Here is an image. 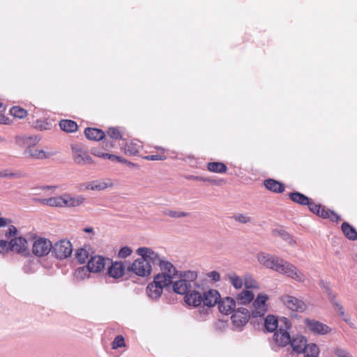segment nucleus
<instances>
[{"label": "nucleus", "instance_id": "15", "mask_svg": "<svg viewBox=\"0 0 357 357\" xmlns=\"http://www.w3.org/2000/svg\"><path fill=\"white\" fill-rule=\"evenodd\" d=\"M331 303L337 315L340 317L351 328H356V326L354 321L351 319V317L349 313L344 312L343 306L337 301H332Z\"/></svg>", "mask_w": 357, "mask_h": 357}, {"label": "nucleus", "instance_id": "6", "mask_svg": "<svg viewBox=\"0 0 357 357\" xmlns=\"http://www.w3.org/2000/svg\"><path fill=\"white\" fill-rule=\"evenodd\" d=\"M71 151L73 159L76 164L84 165L93 162L92 158L82 145L78 144H71Z\"/></svg>", "mask_w": 357, "mask_h": 357}, {"label": "nucleus", "instance_id": "30", "mask_svg": "<svg viewBox=\"0 0 357 357\" xmlns=\"http://www.w3.org/2000/svg\"><path fill=\"white\" fill-rule=\"evenodd\" d=\"M264 185L268 190L274 192H282L284 190V187L281 183L271 178L266 179L264 181Z\"/></svg>", "mask_w": 357, "mask_h": 357}, {"label": "nucleus", "instance_id": "39", "mask_svg": "<svg viewBox=\"0 0 357 357\" xmlns=\"http://www.w3.org/2000/svg\"><path fill=\"white\" fill-rule=\"evenodd\" d=\"M10 113L14 117L20 119H24L27 116V112L18 106L13 107L10 110Z\"/></svg>", "mask_w": 357, "mask_h": 357}, {"label": "nucleus", "instance_id": "61", "mask_svg": "<svg viewBox=\"0 0 357 357\" xmlns=\"http://www.w3.org/2000/svg\"><path fill=\"white\" fill-rule=\"evenodd\" d=\"M102 153L99 150H97V149H93L92 150V154H93L94 155H96L99 158H102Z\"/></svg>", "mask_w": 357, "mask_h": 357}, {"label": "nucleus", "instance_id": "2", "mask_svg": "<svg viewBox=\"0 0 357 357\" xmlns=\"http://www.w3.org/2000/svg\"><path fill=\"white\" fill-rule=\"evenodd\" d=\"M181 278L173 284L174 291L182 295L188 294L191 289L199 287L196 282L197 274L195 271H185L181 273Z\"/></svg>", "mask_w": 357, "mask_h": 357}, {"label": "nucleus", "instance_id": "59", "mask_svg": "<svg viewBox=\"0 0 357 357\" xmlns=\"http://www.w3.org/2000/svg\"><path fill=\"white\" fill-rule=\"evenodd\" d=\"M10 222V220H9L8 219L0 218V227L6 226L8 223H9Z\"/></svg>", "mask_w": 357, "mask_h": 357}, {"label": "nucleus", "instance_id": "42", "mask_svg": "<svg viewBox=\"0 0 357 357\" xmlns=\"http://www.w3.org/2000/svg\"><path fill=\"white\" fill-rule=\"evenodd\" d=\"M233 218L235 221L242 223L246 224L251 222V217L246 213H236L234 215Z\"/></svg>", "mask_w": 357, "mask_h": 357}, {"label": "nucleus", "instance_id": "26", "mask_svg": "<svg viewBox=\"0 0 357 357\" xmlns=\"http://www.w3.org/2000/svg\"><path fill=\"white\" fill-rule=\"evenodd\" d=\"M185 301L189 305L199 306L202 303V294L195 289L191 291L185 296Z\"/></svg>", "mask_w": 357, "mask_h": 357}, {"label": "nucleus", "instance_id": "9", "mask_svg": "<svg viewBox=\"0 0 357 357\" xmlns=\"http://www.w3.org/2000/svg\"><path fill=\"white\" fill-rule=\"evenodd\" d=\"M52 242L45 238H39L33 243L32 252L38 257H43L52 251Z\"/></svg>", "mask_w": 357, "mask_h": 357}, {"label": "nucleus", "instance_id": "43", "mask_svg": "<svg viewBox=\"0 0 357 357\" xmlns=\"http://www.w3.org/2000/svg\"><path fill=\"white\" fill-rule=\"evenodd\" d=\"M88 266L86 267H80L77 268L75 271V277L77 279L83 280L85 278L89 277Z\"/></svg>", "mask_w": 357, "mask_h": 357}, {"label": "nucleus", "instance_id": "56", "mask_svg": "<svg viewBox=\"0 0 357 357\" xmlns=\"http://www.w3.org/2000/svg\"><path fill=\"white\" fill-rule=\"evenodd\" d=\"M101 156L102 158H107L112 161H116V159L118 158V156L109 153H102Z\"/></svg>", "mask_w": 357, "mask_h": 357}, {"label": "nucleus", "instance_id": "40", "mask_svg": "<svg viewBox=\"0 0 357 357\" xmlns=\"http://www.w3.org/2000/svg\"><path fill=\"white\" fill-rule=\"evenodd\" d=\"M245 289L248 290L259 289L258 283L250 275H245L243 278Z\"/></svg>", "mask_w": 357, "mask_h": 357}, {"label": "nucleus", "instance_id": "31", "mask_svg": "<svg viewBox=\"0 0 357 357\" xmlns=\"http://www.w3.org/2000/svg\"><path fill=\"white\" fill-rule=\"evenodd\" d=\"M264 327L268 332H274L278 327V320L274 315H268L264 319Z\"/></svg>", "mask_w": 357, "mask_h": 357}, {"label": "nucleus", "instance_id": "22", "mask_svg": "<svg viewBox=\"0 0 357 357\" xmlns=\"http://www.w3.org/2000/svg\"><path fill=\"white\" fill-rule=\"evenodd\" d=\"M255 298V294L252 290L244 289L235 296L236 302L242 305L250 304Z\"/></svg>", "mask_w": 357, "mask_h": 357}, {"label": "nucleus", "instance_id": "23", "mask_svg": "<svg viewBox=\"0 0 357 357\" xmlns=\"http://www.w3.org/2000/svg\"><path fill=\"white\" fill-rule=\"evenodd\" d=\"M40 140L38 135L19 136L16 139L17 143L26 149L34 147Z\"/></svg>", "mask_w": 357, "mask_h": 357}, {"label": "nucleus", "instance_id": "60", "mask_svg": "<svg viewBox=\"0 0 357 357\" xmlns=\"http://www.w3.org/2000/svg\"><path fill=\"white\" fill-rule=\"evenodd\" d=\"M291 246H294L296 243V241L289 235V238L286 241Z\"/></svg>", "mask_w": 357, "mask_h": 357}, {"label": "nucleus", "instance_id": "36", "mask_svg": "<svg viewBox=\"0 0 357 357\" xmlns=\"http://www.w3.org/2000/svg\"><path fill=\"white\" fill-rule=\"evenodd\" d=\"M291 199L298 204L307 205L309 204V199L305 195L299 192H292L289 195Z\"/></svg>", "mask_w": 357, "mask_h": 357}, {"label": "nucleus", "instance_id": "27", "mask_svg": "<svg viewBox=\"0 0 357 357\" xmlns=\"http://www.w3.org/2000/svg\"><path fill=\"white\" fill-rule=\"evenodd\" d=\"M291 345L294 351L302 353L304 351L307 344V340L303 335H296L291 340Z\"/></svg>", "mask_w": 357, "mask_h": 357}, {"label": "nucleus", "instance_id": "63", "mask_svg": "<svg viewBox=\"0 0 357 357\" xmlns=\"http://www.w3.org/2000/svg\"><path fill=\"white\" fill-rule=\"evenodd\" d=\"M83 231L86 233H91V234L93 233V227H86V228L83 229Z\"/></svg>", "mask_w": 357, "mask_h": 357}, {"label": "nucleus", "instance_id": "8", "mask_svg": "<svg viewBox=\"0 0 357 357\" xmlns=\"http://www.w3.org/2000/svg\"><path fill=\"white\" fill-rule=\"evenodd\" d=\"M304 324L306 328L314 335H326L331 331V327L328 325L315 319L307 318L304 320Z\"/></svg>", "mask_w": 357, "mask_h": 357}, {"label": "nucleus", "instance_id": "58", "mask_svg": "<svg viewBox=\"0 0 357 357\" xmlns=\"http://www.w3.org/2000/svg\"><path fill=\"white\" fill-rule=\"evenodd\" d=\"M116 161L122 163L127 164L128 166H134L135 165L131 162L127 161L126 159L118 156V158L116 159Z\"/></svg>", "mask_w": 357, "mask_h": 357}, {"label": "nucleus", "instance_id": "10", "mask_svg": "<svg viewBox=\"0 0 357 357\" xmlns=\"http://www.w3.org/2000/svg\"><path fill=\"white\" fill-rule=\"evenodd\" d=\"M280 301L287 307L294 312H302L306 309V305L303 301L289 295L281 296Z\"/></svg>", "mask_w": 357, "mask_h": 357}, {"label": "nucleus", "instance_id": "19", "mask_svg": "<svg viewBox=\"0 0 357 357\" xmlns=\"http://www.w3.org/2000/svg\"><path fill=\"white\" fill-rule=\"evenodd\" d=\"M273 340L278 346L284 347L291 342V337L289 332L280 326V328L275 332Z\"/></svg>", "mask_w": 357, "mask_h": 357}, {"label": "nucleus", "instance_id": "13", "mask_svg": "<svg viewBox=\"0 0 357 357\" xmlns=\"http://www.w3.org/2000/svg\"><path fill=\"white\" fill-rule=\"evenodd\" d=\"M220 299V294L216 289H208L202 294V303L204 305L214 307Z\"/></svg>", "mask_w": 357, "mask_h": 357}, {"label": "nucleus", "instance_id": "28", "mask_svg": "<svg viewBox=\"0 0 357 357\" xmlns=\"http://www.w3.org/2000/svg\"><path fill=\"white\" fill-rule=\"evenodd\" d=\"M86 137L90 140L99 141L104 138L105 132L100 129L87 128L84 130Z\"/></svg>", "mask_w": 357, "mask_h": 357}, {"label": "nucleus", "instance_id": "35", "mask_svg": "<svg viewBox=\"0 0 357 357\" xmlns=\"http://www.w3.org/2000/svg\"><path fill=\"white\" fill-rule=\"evenodd\" d=\"M342 230L344 234L349 240L354 241L357 238V232L354 227L350 226L348 223H343L342 225Z\"/></svg>", "mask_w": 357, "mask_h": 357}, {"label": "nucleus", "instance_id": "21", "mask_svg": "<svg viewBox=\"0 0 357 357\" xmlns=\"http://www.w3.org/2000/svg\"><path fill=\"white\" fill-rule=\"evenodd\" d=\"M113 183L110 179L96 180L85 183V188L91 190H104L107 188H112Z\"/></svg>", "mask_w": 357, "mask_h": 357}, {"label": "nucleus", "instance_id": "25", "mask_svg": "<svg viewBox=\"0 0 357 357\" xmlns=\"http://www.w3.org/2000/svg\"><path fill=\"white\" fill-rule=\"evenodd\" d=\"M94 254L93 250L89 245H84L76 251V259L79 264H84Z\"/></svg>", "mask_w": 357, "mask_h": 357}, {"label": "nucleus", "instance_id": "18", "mask_svg": "<svg viewBox=\"0 0 357 357\" xmlns=\"http://www.w3.org/2000/svg\"><path fill=\"white\" fill-rule=\"evenodd\" d=\"M24 153L29 157L40 160L49 158L56 154L53 151H45L43 149H35L34 147L26 149Z\"/></svg>", "mask_w": 357, "mask_h": 357}, {"label": "nucleus", "instance_id": "24", "mask_svg": "<svg viewBox=\"0 0 357 357\" xmlns=\"http://www.w3.org/2000/svg\"><path fill=\"white\" fill-rule=\"evenodd\" d=\"M107 273L111 278L115 279L123 277L125 274L124 264L121 261L112 262L108 268Z\"/></svg>", "mask_w": 357, "mask_h": 357}, {"label": "nucleus", "instance_id": "11", "mask_svg": "<svg viewBox=\"0 0 357 357\" xmlns=\"http://www.w3.org/2000/svg\"><path fill=\"white\" fill-rule=\"evenodd\" d=\"M250 317V311L245 307H239L234 312L231 320L236 328H241L245 326Z\"/></svg>", "mask_w": 357, "mask_h": 357}, {"label": "nucleus", "instance_id": "33", "mask_svg": "<svg viewBox=\"0 0 357 357\" xmlns=\"http://www.w3.org/2000/svg\"><path fill=\"white\" fill-rule=\"evenodd\" d=\"M207 168L210 172L215 173H225L227 170V167L224 163L218 162L208 163Z\"/></svg>", "mask_w": 357, "mask_h": 357}, {"label": "nucleus", "instance_id": "44", "mask_svg": "<svg viewBox=\"0 0 357 357\" xmlns=\"http://www.w3.org/2000/svg\"><path fill=\"white\" fill-rule=\"evenodd\" d=\"M112 349H116L120 347H125L124 338L122 335H118L112 342Z\"/></svg>", "mask_w": 357, "mask_h": 357}, {"label": "nucleus", "instance_id": "17", "mask_svg": "<svg viewBox=\"0 0 357 357\" xmlns=\"http://www.w3.org/2000/svg\"><path fill=\"white\" fill-rule=\"evenodd\" d=\"M28 243L23 237L12 238L10 241V250L12 252L25 254L27 252Z\"/></svg>", "mask_w": 357, "mask_h": 357}, {"label": "nucleus", "instance_id": "5", "mask_svg": "<svg viewBox=\"0 0 357 357\" xmlns=\"http://www.w3.org/2000/svg\"><path fill=\"white\" fill-rule=\"evenodd\" d=\"M268 296L264 294H259L252 301L250 314L255 318L262 317L268 311L267 301Z\"/></svg>", "mask_w": 357, "mask_h": 357}, {"label": "nucleus", "instance_id": "62", "mask_svg": "<svg viewBox=\"0 0 357 357\" xmlns=\"http://www.w3.org/2000/svg\"><path fill=\"white\" fill-rule=\"evenodd\" d=\"M194 179L198 180V181H211L209 178H203L199 176H192Z\"/></svg>", "mask_w": 357, "mask_h": 357}, {"label": "nucleus", "instance_id": "41", "mask_svg": "<svg viewBox=\"0 0 357 357\" xmlns=\"http://www.w3.org/2000/svg\"><path fill=\"white\" fill-rule=\"evenodd\" d=\"M164 215L174 218H180L183 217H187L189 215V213L183 212V211H174V210H165L163 212Z\"/></svg>", "mask_w": 357, "mask_h": 357}, {"label": "nucleus", "instance_id": "64", "mask_svg": "<svg viewBox=\"0 0 357 357\" xmlns=\"http://www.w3.org/2000/svg\"><path fill=\"white\" fill-rule=\"evenodd\" d=\"M44 189H47V190H56V186H45L43 188Z\"/></svg>", "mask_w": 357, "mask_h": 357}, {"label": "nucleus", "instance_id": "49", "mask_svg": "<svg viewBox=\"0 0 357 357\" xmlns=\"http://www.w3.org/2000/svg\"><path fill=\"white\" fill-rule=\"evenodd\" d=\"M61 208H69L68 193H64L61 195Z\"/></svg>", "mask_w": 357, "mask_h": 357}, {"label": "nucleus", "instance_id": "20", "mask_svg": "<svg viewBox=\"0 0 357 357\" xmlns=\"http://www.w3.org/2000/svg\"><path fill=\"white\" fill-rule=\"evenodd\" d=\"M165 287L167 286L162 285L159 282H157L156 278L154 277L153 281L146 287V294L150 298L157 299L161 296L162 289Z\"/></svg>", "mask_w": 357, "mask_h": 357}, {"label": "nucleus", "instance_id": "48", "mask_svg": "<svg viewBox=\"0 0 357 357\" xmlns=\"http://www.w3.org/2000/svg\"><path fill=\"white\" fill-rule=\"evenodd\" d=\"M107 135L112 139H118L121 137L119 130L114 128H111L107 131Z\"/></svg>", "mask_w": 357, "mask_h": 357}, {"label": "nucleus", "instance_id": "52", "mask_svg": "<svg viewBox=\"0 0 357 357\" xmlns=\"http://www.w3.org/2000/svg\"><path fill=\"white\" fill-rule=\"evenodd\" d=\"M1 177L5 178H20L22 176L18 173H6V172H0Z\"/></svg>", "mask_w": 357, "mask_h": 357}, {"label": "nucleus", "instance_id": "12", "mask_svg": "<svg viewBox=\"0 0 357 357\" xmlns=\"http://www.w3.org/2000/svg\"><path fill=\"white\" fill-rule=\"evenodd\" d=\"M130 271L137 275L146 277L151 274L152 270L149 264L146 263L141 257L133 261L130 266Z\"/></svg>", "mask_w": 357, "mask_h": 357}, {"label": "nucleus", "instance_id": "32", "mask_svg": "<svg viewBox=\"0 0 357 357\" xmlns=\"http://www.w3.org/2000/svg\"><path fill=\"white\" fill-rule=\"evenodd\" d=\"M61 129L66 132H73L77 130V123L71 120H61L59 123Z\"/></svg>", "mask_w": 357, "mask_h": 357}, {"label": "nucleus", "instance_id": "51", "mask_svg": "<svg viewBox=\"0 0 357 357\" xmlns=\"http://www.w3.org/2000/svg\"><path fill=\"white\" fill-rule=\"evenodd\" d=\"M208 277L214 282H218L220 280V273L217 271H211L207 274Z\"/></svg>", "mask_w": 357, "mask_h": 357}, {"label": "nucleus", "instance_id": "1", "mask_svg": "<svg viewBox=\"0 0 357 357\" xmlns=\"http://www.w3.org/2000/svg\"><path fill=\"white\" fill-rule=\"evenodd\" d=\"M258 262L267 268L273 270L280 274L298 282L305 280V275L294 264L276 256L265 252L257 255Z\"/></svg>", "mask_w": 357, "mask_h": 357}, {"label": "nucleus", "instance_id": "54", "mask_svg": "<svg viewBox=\"0 0 357 357\" xmlns=\"http://www.w3.org/2000/svg\"><path fill=\"white\" fill-rule=\"evenodd\" d=\"M146 159L149 160H162L165 159V157L159 155H150L146 157Z\"/></svg>", "mask_w": 357, "mask_h": 357}, {"label": "nucleus", "instance_id": "16", "mask_svg": "<svg viewBox=\"0 0 357 357\" xmlns=\"http://www.w3.org/2000/svg\"><path fill=\"white\" fill-rule=\"evenodd\" d=\"M87 266L89 273H98L105 268V258L100 255H93L89 259Z\"/></svg>", "mask_w": 357, "mask_h": 357}, {"label": "nucleus", "instance_id": "38", "mask_svg": "<svg viewBox=\"0 0 357 357\" xmlns=\"http://www.w3.org/2000/svg\"><path fill=\"white\" fill-rule=\"evenodd\" d=\"M305 353V357L310 356H318L319 354V349L315 344H310L306 346L303 351Z\"/></svg>", "mask_w": 357, "mask_h": 357}, {"label": "nucleus", "instance_id": "45", "mask_svg": "<svg viewBox=\"0 0 357 357\" xmlns=\"http://www.w3.org/2000/svg\"><path fill=\"white\" fill-rule=\"evenodd\" d=\"M273 234L275 236H279L284 241H288L289 234L283 229H276L273 231Z\"/></svg>", "mask_w": 357, "mask_h": 357}, {"label": "nucleus", "instance_id": "55", "mask_svg": "<svg viewBox=\"0 0 357 357\" xmlns=\"http://www.w3.org/2000/svg\"><path fill=\"white\" fill-rule=\"evenodd\" d=\"M316 213L324 218H326L328 217V213L324 208H320L319 211H316Z\"/></svg>", "mask_w": 357, "mask_h": 357}, {"label": "nucleus", "instance_id": "57", "mask_svg": "<svg viewBox=\"0 0 357 357\" xmlns=\"http://www.w3.org/2000/svg\"><path fill=\"white\" fill-rule=\"evenodd\" d=\"M307 205L309 206L310 210L314 213H316V211H319L321 208L320 206H318V205H316L314 204L310 203V202H309V204H307Z\"/></svg>", "mask_w": 357, "mask_h": 357}, {"label": "nucleus", "instance_id": "29", "mask_svg": "<svg viewBox=\"0 0 357 357\" xmlns=\"http://www.w3.org/2000/svg\"><path fill=\"white\" fill-rule=\"evenodd\" d=\"M227 278L235 289L239 290L242 289L244 284V282L243 278H242L241 276L238 275L236 273L232 272L228 273L227 275Z\"/></svg>", "mask_w": 357, "mask_h": 357}, {"label": "nucleus", "instance_id": "50", "mask_svg": "<svg viewBox=\"0 0 357 357\" xmlns=\"http://www.w3.org/2000/svg\"><path fill=\"white\" fill-rule=\"evenodd\" d=\"M10 250V241H0V252Z\"/></svg>", "mask_w": 357, "mask_h": 357}, {"label": "nucleus", "instance_id": "3", "mask_svg": "<svg viewBox=\"0 0 357 357\" xmlns=\"http://www.w3.org/2000/svg\"><path fill=\"white\" fill-rule=\"evenodd\" d=\"M160 273L157 274L155 278H156L157 282H159L162 285L169 286L178 275V271L174 266L165 259L162 261L160 266Z\"/></svg>", "mask_w": 357, "mask_h": 357}, {"label": "nucleus", "instance_id": "53", "mask_svg": "<svg viewBox=\"0 0 357 357\" xmlns=\"http://www.w3.org/2000/svg\"><path fill=\"white\" fill-rule=\"evenodd\" d=\"M16 233H17L16 227L11 225L8 229V231H6V236H12L15 235Z\"/></svg>", "mask_w": 357, "mask_h": 357}, {"label": "nucleus", "instance_id": "37", "mask_svg": "<svg viewBox=\"0 0 357 357\" xmlns=\"http://www.w3.org/2000/svg\"><path fill=\"white\" fill-rule=\"evenodd\" d=\"M85 197L82 195L72 197L69 194V208H75L82 206L85 202Z\"/></svg>", "mask_w": 357, "mask_h": 357}, {"label": "nucleus", "instance_id": "4", "mask_svg": "<svg viewBox=\"0 0 357 357\" xmlns=\"http://www.w3.org/2000/svg\"><path fill=\"white\" fill-rule=\"evenodd\" d=\"M136 252L138 255L141 256L146 263L149 264L151 268L152 266L156 265L160 266L162 261L165 260V257L161 256L158 252L154 251L153 249L146 247L139 248Z\"/></svg>", "mask_w": 357, "mask_h": 357}, {"label": "nucleus", "instance_id": "7", "mask_svg": "<svg viewBox=\"0 0 357 357\" xmlns=\"http://www.w3.org/2000/svg\"><path fill=\"white\" fill-rule=\"evenodd\" d=\"M73 252L72 244L69 241L61 240L52 245V252L60 259L70 257Z\"/></svg>", "mask_w": 357, "mask_h": 357}, {"label": "nucleus", "instance_id": "47", "mask_svg": "<svg viewBox=\"0 0 357 357\" xmlns=\"http://www.w3.org/2000/svg\"><path fill=\"white\" fill-rule=\"evenodd\" d=\"M132 253L130 248L125 246L120 249L118 253V256L120 258H126L130 256Z\"/></svg>", "mask_w": 357, "mask_h": 357}, {"label": "nucleus", "instance_id": "14", "mask_svg": "<svg viewBox=\"0 0 357 357\" xmlns=\"http://www.w3.org/2000/svg\"><path fill=\"white\" fill-rule=\"evenodd\" d=\"M236 301L234 298L227 296L220 299L217 304H218L219 311L223 314H229L234 312L236 307Z\"/></svg>", "mask_w": 357, "mask_h": 357}, {"label": "nucleus", "instance_id": "46", "mask_svg": "<svg viewBox=\"0 0 357 357\" xmlns=\"http://www.w3.org/2000/svg\"><path fill=\"white\" fill-rule=\"evenodd\" d=\"M334 353L337 357H352L347 350L338 347L334 348Z\"/></svg>", "mask_w": 357, "mask_h": 357}, {"label": "nucleus", "instance_id": "34", "mask_svg": "<svg viewBox=\"0 0 357 357\" xmlns=\"http://www.w3.org/2000/svg\"><path fill=\"white\" fill-rule=\"evenodd\" d=\"M39 202L43 205H47L51 207L61 208V195L52 197L47 199H41L39 200Z\"/></svg>", "mask_w": 357, "mask_h": 357}]
</instances>
